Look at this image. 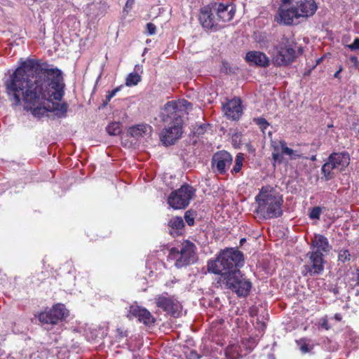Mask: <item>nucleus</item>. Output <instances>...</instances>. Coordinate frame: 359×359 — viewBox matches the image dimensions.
Listing matches in <instances>:
<instances>
[{"label":"nucleus","instance_id":"obj_1","mask_svg":"<svg viewBox=\"0 0 359 359\" xmlns=\"http://www.w3.org/2000/svg\"><path fill=\"white\" fill-rule=\"evenodd\" d=\"M7 94L16 106L22 104L35 117L53 112L65 116L68 105L60 103L64 96L62 72L47 62L27 60L5 82Z\"/></svg>","mask_w":359,"mask_h":359},{"label":"nucleus","instance_id":"obj_2","mask_svg":"<svg viewBox=\"0 0 359 359\" xmlns=\"http://www.w3.org/2000/svg\"><path fill=\"white\" fill-rule=\"evenodd\" d=\"M191 106L189 102L184 99L170 101L165 104L161 111V118L165 123L170 121V125L165 127L161 134V140L164 144H173L182 137V116L187 114Z\"/></svg>","mask_w":359,"mask_h":359},{"label":"nucleus","instance_id":"obj_3","mask_svg":"<svg viewBox=\"0 0 359 359\" xmlns=\"http://www.w3.org/2000/svg\"><path fill=\"white\" fill-rule=\"evenodd\" d=\"M257 203L255 212L264 219L277 218L282 215L283 196L273 188L263 187L255 197Z\"/></svg>","mask_w":359,"mask_h":359},{"label":"nucleus","instance_id":"obj_4","mask_svg":"<svg viewBox=\"0 0 359 359\" xmlns=\"http://www.w3.org/2000/svg\"><path fill=\"white\" fill-rule=\"evenodd\" d=\"M312 251L307 253L309 262L303 266L302 274L304 276H316L324 270L323 252L330 251V246L326 237L323 235H315L311 241Z\"/></svg>","mask_w":359,"mask_h":359},{"label":"nucleus","instance_id":"obj_5","mask_svg":"<svg viewBox=\"0 0 359 359\" xmlns=\"http://www.w3.org/2000/svg\"><path fill=\"white\" fill-rule=\"evenodd\" d=\"M243 261V254L240 251L232 248L226 249L215 260L208 262V270L209 272L220 274L219 278H223L224 274L239 271L237 267L242 264Z\"/></svg>","mask_w":359,"mask_h":359},{"label":"nucleus","instance_id":"obj_6","mask_svg":"<svg viewBox=\"0 0 359 359\" xmlns=\"http://www.w3.org/2000/svg\"><path fill=\"white\" fill-rule=\"evenodd\" d=\"M272 62L276 66H286L294 61L297 57L296 43L283 36L271 52Z\"/></svg>","mask_w":359,"mask_h":359},{"label":"nucleus","instance_id":"obj_7","mask_svg":"<svg viewBox=\"0 0 359 359\" xmlns=\"http://www.w3.org/2000/svg\"><path fill=\"white\" fill-rule=\"evenodd\" d=\"M168 259L174 261L175 266L177 268L194 263L196 260L194 244L186 241L178 248H171Z\"/></svg>","mask_w":359,"mask_h":359},{"label":"nucleus","instance_id":"obj_8","mask_svg":"<svg viewBox=\"0 0 359 359\" xmlns=\"http://www.w3.org/2000/svg\"><path fill=\"white\" fill-rule=\"evenodd\" d=\"M219 282L231 290L238 297H246L251 289L252 284L247 280L240 270L233 273L224 274L223 278H219Z\"/></svg>","mask_w":359,"mask_h":359},{"label":"nucleus","instance_id":"obj_9","mask_svg":"<svg viewBox=\"0 0 359 359\" xmlns=\"http://www.w3.org/2000/svg\"><path fill=\"white\" fill-rule=\"evenodd\" d=\"M350 163L347 153H333L322 167V172L325 180L334 178L336 173L342 171Z\"/></svg>","mask_w":359,"mask_h":359},{"label":"nucleus","instance_id":"obj_10","mask_svg":"<svg viewBox=\"0 0 359 359\" xmlns=\"http://www.w3.org/2000/svg\"><path fill=\"white\" fill-rule=\"evenodd\" d=\"M194 196V189L188 184L182 185L179 189L172 191L168 198L169 205L175 209H184L190 203V201Z\"/></svg>","mask_w":359,"mask_h":359},{"label":"nucleus","instance_id":"obj_11","mask_svg":"<svg viewBox=\"0 0 359 359\" xmlns=\"http://www.w3.org/2000/svg\"><path fill=\"white\" fill-rule=\"evenodd\" d=\"M155 303L158 308L174 317H178L182 311V305L180 302L168 293L156 296Z\"/></svg>","mask_w":359,"mask_h":359},{"label":"nucleus","instance_id":"obj_12","mask_svg":"<svg viewBox=\"0 0 359 359\" xmlns=\"http://www.w3.org/2000/svg\"><path fill=\"white\" fill-rule=\"evenodd\" d=\"M198 20L203 27L206 29L217 30L223 27L217 20L213 4L204 6L201 9Z\"/></svg>","mask_w":359,"mask_h":359},{"label":"nucleus","instance_id":"obj_13","mask_svg":"<svg viewBox=\"0 0 359 359\" xmlns=\"http://www.w3.org/2000/svg\"><path fill=\"white\" fill-rule=\"evenodd\" d=\"M68 315L69 311L65 305L57 304L49 311L41 312L39 315V320L43 323L55 325Z\"/></svg>","mask_w":359,"mask_h":359},{"label":"nucleus","instance_id":"obj_14","mask_svg":"<svg viewBox=\"0 0 359 359\" xmlns=\"http://www.w3.org/2000/svg\"><path fill=\"white\" fill-rule=\"evenodd\" d=\"M128 317L129 318H135L140 323H142L145 325H152L155 322V318L150 311L137 304H132L129 306Z\"/></svg>","mask_w":359,"mask_h":359},{"label":"nucleus","instance_id":"obj_15","mask_svg":"<svg viewBox=\"0 0 359 359\" xmlns=\"http://www.w3.org/2000/svg\"><path fill=\"white\" fill-rule=\"evenodd\" d=\"M232 156L227 151H220L215 154L212 158V167L219 174L226 172V169L232 163Z\"/></svg>","mask_w":359,"mask_h":359},{"label":"nucleus","instance_id":"obj_16","mask_svg":"<svg viewBox=\"0 0 359 359\" xmlns=\"http://www.w3.org/2000/svg\"><path fill=\"white\" fill-rule=\"evenodd\" d=\"M299 18L294 5L290 8L280 6L274 17V20L278 24L292 25L294 24V20Z\"/></svg>","mask_w":359,"mask_h":359},{"label":"nucleus","instance_id":"obj_17","mask_svg":"<svg viewBox=\"0 0 359 359\" xmlns=\"http://www.w3.org/2000/svg\"><path fill=\"white\" fill-rule=\"evenodd\" d=\"M294 6L299 18H307L313 15L318 8L314 0H298Z\"/></svg>","mask_w":359,"mask_h":359},{"label":"nucleus","instance_id":"obj_18","mask_svg":"<svg viewBox=\"0 0 359 359\" xmlns=\"http://www.w3.org/2000/svg\"><path fill=\"white\" fill-rule=\"evenodd\" d=\"M213 5L220 25H223L233 19L236 10L232 5L223 4H214Z\"/></svg>","mask_w":359,"mask_h":359},{"label":"nucleus","instance_id":"obj_19","mask_svg":"<svg viewBox=\"0 0 359 359\" xmlns=\"http://www.w3.org/2000/svg\"><path fill=\"white\" fill-rule=\"evenodd\" d=\"M224 111L225 115L232 120H237L242 114L241 102L240 99L234 98L229 100L224 106Z\"/></svg>","mask_w":359,"mask_h":359},{"label":"nucleus","instance_id":"obj_20","mask_svg":"<svg viewBox=\"0 0 359 359\" xmlns=\"http://www.w3.org/2000/svg\"><path fill=\"white\" fill-rule=\"evenodd\" d=\"M245 60L250 65H255L260 67L269 65L270 60L266 55L260 51H250L246 54Z\"/></svg>","mask_w":359,"mask_h":359},{"label":"nucleus","instance_id":"obj_21","mask_svg":"<svg viewBox=\"0 0 359 359\" xmlns=\"http://www.w3.org/2000/svg\"><path fill=\"white\" fill-rule=\"evenodd\" d=\"M152 128L147 124H139L129 128V133L131 136L139 138L144 135H150Z\"/></svg>","mask_w":359,"mask_h":359},{"label":"nucleus","instance_id":"obj_22","mask_svg":"<svg viewBox=\"0 0 359 359\" xmlns=\"http://www.w3.org/2000/svg\"><path fill=\"white\" fill-rule=\"evenodd\" d=\"M281 152L290 156L291 160H296L303 157V154L297 150L292 149L287 147L285 141H280Z\"/></svg>","mask_w":359,"mask_h":359},{"label":"nucleus","instance_id":"obj_23","mask_svg":"<svg viewBox=\"0 0 359 359\" xmlns=\"http://www.w3.org/2000/svg\"><path fill=\"white\" fill-rule=\"evenodd\" d=\"M273 152H272V158L275 162H278L279 163H282L283 161V157L280 154L281 147H280V141L278 144H276V142H273Z\"/></svg>","mask_w":359,"mask_h":359},{"label":"nucleus","instance_id":"obj_24","mask_svg":"<svg viewBox=\"0 0 359 359\" xmlns=\"http://www.w3.org/2000/svg\"><path fill=\"white\" fill-rule=\"evenodd\" d=\"M106 130L110 135H118L121 132V125L118 122H112L109 123Z\"/></svg>","mask_w":359,"mask_h":359},{"label":"nucleus","instance_id":"obj_25","mask_svg":"<svg viewBox=\"0 0 359 359\" xmlns=\"http://www.w3.org/2000/svg\"><path fill=\"white\" fill-rule=\"evenodd\" d=\"M141 81V76L137 73H130L126 80L127 86H136Z\"/></svg>","mask_w":359,"mask_h":359},{"label":"nucleus","instance_id":"obj_26","mask_svg":"<svg viewBox=\"0 0 359 359\" xmlns=\"http://www.w3.org/2000/svg\"><path fill=\"white\" fill-rule=\"evenodd\" d=\"M168 225L173 229H182L184 221L181 217H174L169 221Z\"/></svg>","mask_w":359,"mask_h":359},{"label":"nucleus","instance_id":"obj_27","mask_svg":"<svg viewBox=\"0 0 359 359\" xmlns=\"http://www.w3.org/2000/svg\"><path fill=\"white\" fill-rule=\"evenodd\" d=\"M243 159H244L243 156L241 154H238L236 156V162H235V165L233 168L232 172L238 173V172H240L241 167L243 165Z\"/></svg>","mask_w":359,"mask_h":359},{"label":"nucleus","instance_id":"obj_28","mask_svg":"<svg viewBox=\"0 0 359 359\" xmlns=\"http://www.w3.org/2000/svg\"><path fill=\"white\" fill-rule=\"evenodd\" d=\"M253 121L259 126V128L262 130L263 133H264V130L267 128V127L269 126V123L268 121L262 117H258L255 118L253 119Z\"/></svg>","mask_w":359,"mask_h":359},{"label":"nucleus","instance_id":"obj_29","mask_svg":"<svg viewBox=\"0 0 359 359\" xmlns=\"http://www.w3.org/2000/svg\"><path fill=\"white\" fill-rule=\"evenodd\" d=\"M297 343L299 346V349L303 353H309L313 348L312 346H309L306 339H300L299 341H297Z\"/></svg>","mask_w":359,"mask_h":359},{"label":"nucleus","instance_id":"obj_30","mask_svg":"<svg viewBox=\"0 0 359 359\" xmlns=\"http://www.w3.org/2000/svg\"><path fill=\"white\" fill-rule=\"evenodd\" d=\"M350 256L348 250H341L339 253V259L342 262H345L350 259Z\"/></svg>","mask_w":359,"mask_h":359},{"label":"nucleus","instance_id":"obj_31","mask_svg":"<svg viewBox=\"0 0 359 359\" xmlns=\"http://www.w3.org/2000/svg\"><path fill=\"white\" fill-rule=\"evenodd\" d=\"M321 213V209L319 207L313 208L310 212V218L311 219H319Z\"/></svg>","mask_w":359,"mask_h":359},{"label":"nucleus","instance_id":"obj_32","mask_svg":"<svg viewBox=\"0 0 359 359\" xmlns=\"http://www.w3.org/2000/svg\"><path fill=\"white\" fill-rule=\"evenodd\" d=\"M184 219H185L186 222L189 226H192L194 224V216L189 211L186 212V213L184 215Z\"/></svg>","mask_w":359,"mask_h":359},{"label":"nucleus","instance_id":"obj_33","mask_svg":"<svg viewBox=\"0 0 359 359\" xmlns=\"http://www.w3.org/2000/svg\"><path fill=\"white\" fill-rule=\"evenodd\" d=\"M346 47L351 50H359V38H355L353 43L346 45Z\"/></svg>","mask_w":359,"mask_h":359},{"label":"nucleus","instance_id":"obj_34","mask_svg":"<svg viewBox=\"0 0 359 359\" xmlns=\"http://www.w3.org/2000/svg\"><path fill=\"white\" fill-rule=\"evenodd\" d=\"M121 86L117 87L112 90L111 91L109 92L108 94L106 96V100L107 102H109L110 100L115 96V95L120 90Z\"/></svg>","mask_w":359,"mask_h":359},{"label":"nucleus","instance_id":"obj_35","mask_svg":"<svg viewBox=\"0 0 359 359\" xmlns=\"http://www.w3.org/2000/svg\"><path fill=\"white\" fill-rule=\"evenodd\" d=\"M156 25L151 22L147 25V32L149 35L154 34L156 33Z\"/></svg>","mask_w":359,"mask_h":359},{"label":"nucleus","instance_id":"obj_36","mask_svg":"<svg viewBox=\"0 0 359 359\" xmlns=\"http://www.w3.org/2000/svg\"><path fill=\"white\" fill-rule=\"evenodd\" d=\"M206 128L205 126H200L197 129H196V133L198 134V135H201V134H203L205 131V128Z\"/></svg>","mask_w":359,"mask_h":359},{"label":"nucleus","instance_id":"obj_37","mask_svg":"<svg viewBox=\"0 0 359 359\" xmlns=\"http://www.w3.org/2000/svg\"><path fill=\"white\" fill-rule=\"evenodd\" d=\"M199 358V355L194 351H191L190 353V356L189 359H197Z\"/></svg>","mask_w":359,"mask_h":359},{"label":"nucleus","instance_id":"obj_38","mask_svg":"<svg viewBox=\"0 0 359 359\" xmlns=\"http://www.w3.org/2000/svg\"><path fill=\"white\" fill-rule=\"evenodd\" d=\"M281 4L280 6H283L284 7H286L287 5H290L292 2V0H281Z\"/></svg>","mask_w":359,"mask_h":359},{"label":"nucleus","instance_id":"obj_39","mask_svg":"<svg viewBox=\"0 0 359 359\" xmlns=\"http://www.w3.org/2000/svg\"><path fill=\"white\" fill-rule=\"evenodd\" d=\"M134 1H135V0H127L126 4V7L131 8L134 4Z\"/></svg>","mask_w":359,"mask_h":359},{"label":"nucleus","instance_id":"obj_40","mask_svg":"<svg viewBox=\"0 0 359 359\" xmlns=\"http://www.w3.org/2000/svg\"><path fill=\"white\" fill-rule=\"evenodd\" d=\"M350 60H351V61L353 63H354V65H355L356 67L358 66V60L357 57L352 56V57H351Z\"/></svg>","mask_w":359,"mask_h":359},{"label":"nucleus","instance_id":"obj_41","mask_svg":"<svg viewBox=\"0 0 359 359\" xmlns=\"http://www.w3.org/2000/svg\"><path fill=\"white\" fill-rule=\"evenodd\" d=\"M341 70H342V68H339V69L334 73V77L338 78L340 72H341Z\"/></svg>","mask_w":359,"mask_h":359},{"label":"nucleus","instance_id":"obj_42","mask_svg":"<svg viewBox=\"0 0 359 359\" xmlns=\"http://www.w3.org/2000/svg\"><path fill=\"white\" fill-rule=\"evenodd\" d=\"M334 318L338 320V321H340L341 320V316L339 313H337L334 315Z\"/></svg>","mask_w":359,"mask_h":359},{"label":"nucleus","instance_id":"obj_43","mask_svg":"<svg viewBox=\"0 0 359 359\" xmlns=\"http://www.w3.org/2000/svg\"><path fill=\"white\" fill-rule=\"evenodd\" d=\"M316 156H313L311 158V161H316Z\"/></svg>","mask_w":359,"mask_h":359},{"label":"nucleus","instance_id":"obj_44","mask_svg":"<svg viewBox=\"0 0 359 359\" xmlns=\"http://www.w3.org/2000/svg\"><path fill=\"white\" fill-rule=\"evenodd\" d=\"M358 283L359 284V270L358 271Z\"/></svg>","mask_w":359,"mask_h":359},{"label":"nucleus","instance_id":"obj_45","mask_svg":"<svg viewBox=\"0 0 359 359\" xmlns=\"http://www.w3.org/2000/svg\"><path fill=\"white\" fill-rule=\"evenodd\" d=\"M229 351H230V348H228L227 350H226V353H229Z\"/></svg>","mask_w":359,"mask_h":359}]
</instances>
